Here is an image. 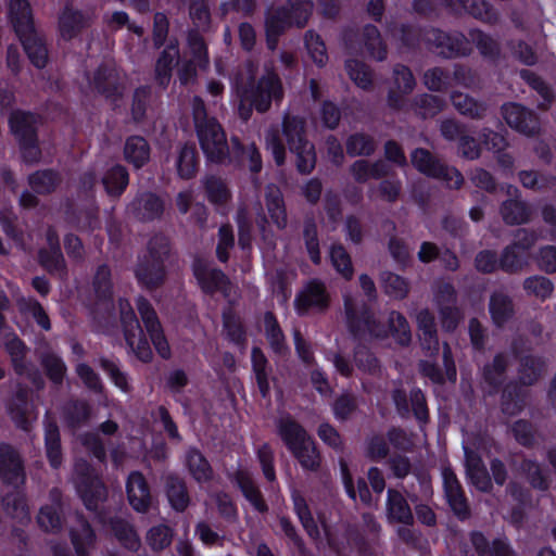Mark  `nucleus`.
<instances>
[{
    "label": "nucleus",
    "mask_w": 556,
    "mask_h": 556,
    "mask_svg": "<svg viewBox=\"0 0 556 556\" xmlns=\"http://www.w3.org/2000/svg\"><path fill=\"white\" fill-rule=\"evenodd\" d=\"M267 148L277 166H283L287 149L300 175H309L316 167L315 144L308 139L306 121L296 115L286 114L281 123V136L277 130L266 136Z\"/></svg>",
    "instance_id": "f257e3e1"
},
{
    "label": "nucleus",
    "mask_w": 556,
    "mask_h": 556,
    "mask_svg": "<svg viewBox=\"0 0 556 556\" xmlns=\"http://www.w3.org/2000/svg\"><path fill=\"white\" fill-rule=\"evenodd\" d=\"M315 4L312 0H286L265 13L266 46L274 51L279 38L290 28L303 29L313 16Z\"/></svg>",
    "instance_id": "f03ea898"
},
{
    "label": "nucleus",
    "mask_w": 556,
    "mask_h": 556,
    "mask_svg": "<svg viewBox=\"0 0 556 556\" xmlns=\"http://www.w3.org/2000/svg\"><path fill=\"white\" fill-rule=\"evenodd\" d=\"M172 253L170 239L155 233L147 242L146 252L138 256L134 274L138 283L148 291L162 288L167 280L166 261Z\"/></svg>",
    "instance_id": "7ed1b4c3"
},
{
    "label": "nucleus",
    "mask_w": 556,
    "mask_h": 556,
    "mask_svg": "<svg viewBox=\"0 0 556 556\" xmlns=\"http://www.w3.org/2000/svg\"><path fill=\"white\" fill-rule=\"evenodd\" d=\"M39 123L40 116L28 111L15 110L9 117L11 132L26 164H37L42 157L38 138Z\"/></svg>",
    "instance_id": "20e7f679"
},
{
    "label": "nucleus",
    "mask_w": 556,
    "mask_h": 556,
    "mask_svg": "<svg viewBox=\"0 0 556 556\" xmlns=\"http://www.w3.org/2000/svg\"><path fill=\"white\" fill-rule=\"evenodd\" d=\"M344 314L349 331L355 338L365 329L377 339L389 337L388 318L377 319L365 302H358L350 294L344 295Z\"/></svg>",
    "instance_id": "39448f33"
},
{
    "label": "nucleus",
    "mask_w": 556,
    "mask_h": 556,
    "mask_svg": "<svg viewBox=\"0 0 556 556\" xmlns=\"http://www.w3.org/2000/svg\"><path fill=\"white\" fill-rule=\"evenodd\" d=\"M513 356L518 363L517 380L526 387L536 384L547 371V363L543 356L531 354V346L522 336L516 337L510 344Z\"/></svg>",
    "instance_id": "423d86ee"
},
{
    "label": "nucleus",
    "mask_w": 556,
    "mask_h": 556,
    "mask_svg": "<svg viewBox=\"0 0 556 556\" xmlns=\"http://www.w3.org/2000/svg\"><path fill=\"white\" fill-rule=\"evenodd\" d=\"M425 46L428 51L445 59L468 56L472 49L463 33H446L437 27H425Z\"/></svg>",
    "instance_id": "0eeeda50"
},
{
    "label": "nucleus",
    "mask_w": 556,
    "mask_h": 556,
    "mask_svg": "<svg viewBox=\"0 0 556 556\" xmlns=\"http://www.w3.org/2000/svg\"><path fill=\"white\" fill-rule=\"evenodd\" d=\"M242 98L258 113H265L270 109L271 101L280 102L283 98V88L281 80L273 71H267L256 84L252 83L244 88Z\"/></svg>",
    "instance_id": "6e6552de"
},
{
    "label": "nucleus",
    "mask_w": 556,
    "mask_h": 556,
    "mask_svg": "<svg viewBox=\"0 0 556 556\" xmlns=\"http://www.w3.org/2000/svg\"><path fill=\"white\" fill-rule=\"evenodd\" d=\"M501 115L511 129L521 135L534 137L540 134L541 124L538 114L520 103H504L501 106Z\"/></svg>",
    "instance_id": "1a4fd4ad"
},
{
    "label": "nucleus",
    "mask_w": 556,
    "mask_h": 556,
    "mask_svg": "<svg viewBox=\"0 0 556 556\" xmlns=\"http://www.w3.org/2000/svg\"><path fill=\"white\" fill-rule=\"evenodd\" d=\"M391 396L396 412L402 418H408L413 414L419 424H428L429 409L427 400L419 388H413L409 394L404 389L396 388L392 391Z\"/></svg>",
    "instance_id": "9d476101"
},
{
    "label": "nucleus",
    "mask_w": 556,
    "mask_h": 556,
    "mask_svg": "<svg viewBox=\"0 0 556 556\" xmlns=\"http://www.w3.org/2000/svg\"><path fill=\"white\" fill-rule=\"evenodd\" d=\"M442 478L444 496L453 515L459 521L469 520L472 516L471 506L456 473L451 467H444Z\"/></svg>",
    "instance_id": "9b49d317"
},
{
    "label": "nucleus",
    "mask_w": 556,
    "mask_h": 556,
    "mask_svg": "<svg viewBox=\"0 0 556 556\" xmlns=\"http://www.w3.org/2000/svg\"><path fill=\"white\" fill-rule=\"evenodd\" d=\"M0 479L14 490L22 488L26 481L21 453L13 445L4 442L0 443Z\"/></svg>",
    "instance_id": "f8f14e48"
},
{
    "label": "nucleus",
    "mask_w": 556,
    "mask_h": 556,
    "mask_svg": "<svg viewBox=\"0 0 556 556\" xmlns=\"http://www.w3.org/2000/svg\"><path fill=\"white\" fill-rule=\"evenodd\" d=\"M90 86L114 106L123 98L125 85L117 70L109 64H101L93 73Z\"/></svg>",
    "instance_id": "ddd939ff"
},
{
    "label": "nucleus",
    "mask_w": 556,
    "mask_h": 556,
    "mask_svg": "<svg viewBox=\"0 0 556 556\" xmlns=\"http://www.w3.org/2000/svg\"><path fill=\"white\" fill-rule=\"evenodd\" d=\"M295 308L300 315L309 311L324 314L330 306V294L324 282L311 280L295 298Z\"/></svg>",
    "instance_id": "4468645a"
},
{
    "label": "nucleus",
    "mask_w": 556,
    "mask_h": 556,
    "mask_svg": "<svg viewBox=\"0 0 556 556\" xmlns=\"http://www.w3.org/2000/svg\"><path fill=\"white\" fill-rule=\"evenodd\" d=\"M222 165L248 167L252 174H258L262 170V156L254 143L244 146L239 137L232 136L229 152Z\"/></svg>",
    "instance_id": "2eb2a0df"
},
{
    "label": "nucleus",
    "mask_w": 556,
    "mask_h": 556,
    "mask_svg": "<svg viewBox=\"0 0 556 556\" xmlns=\"http://www.w3.org/2000/svg\"><path fill=\"white\" fill-rule=\"evenodd\" d=\"M137 309L155 350L161 357L168 358L170 356L169 345L152 304L146 298L140 296L137 301Z\"/></svg>",
    "instance_id": "dca6fc26"
},
{
    "label": "nucleus",
    "mask_w": 556,
    "mask_h": 556,
    "mask_svg": "<svg viewBox=\"0 0 556 556\" xmlns=\"http://www.w3.org/2000/svg\"><path fill=\"white\" fill-rule=\"evenodd\" d=\"M165 210L164 200L151 191L137 193L127 205V214L137 222L150 223L161 219Z\"/></svg>",
    "instance_id": "f3484780"
},
{
    "label": "nucleus",
    "mask_w": 556,
    "mask_h": 556,
    "mask_svg": "<svg viewBox=\"0 0 556 556\" xmlns=\"http://www.w3.org/2000/svg\"><path fill=\"white\" fill-rule=\"evenodd\" d=\"M192 118L200 146L226 135L218 121L208 116L205 103L199 96L192 99Z\"/></svg>",
    "instance_id": "a211bd4d"
},
{
    "label": "nucleus",
    "mask_w": 556,
    "mask_h": 556,
    "mask_svg": "<svg viewBox=\"0 0 556 556\" xmlns=\"http://www.w3.org/2000/svg\"><path fill=\"white\" fill-rule=\"evenodd\" d=\"M193 274L206 294L222 292L225 296L230 294L229 278L217 268L208 267L203 261L195 260L193 263Z\"/></svg>",
    "instance_id": "6ab92c4d"
},
{
    "label": "nucleus",
    "mask_w": 556,
    "mask_h": 556,
    "mask_svg": "<svg viewBox=\"0 0 556 556\" xmlns=\"http://www.w3.org/2000/svg\"><path fill=\"white\" fill-rule=\"evenodd\" d=\"M39 527L46 532H58L64 523V503L62 492L53 488L49 492V503L43 505L37 516Z\"/></svg>",
    "instance_id": "aec40b11"
},
{
    "label": "nucleus",
    "mask_w": 556,
    "mask_h": 556,
    "mask_svg": "<svg viewBox=\"0 0 556 556\" xmlns=\"http://www.w3.org/2000/svg\"><path fill=\"white\" fill-rule=\"evenodd\" d=\"M93 14L91 11H81L76 9L72 2H66L59 16V28L63 39L71 40L83 29L89 27L92 23Z\"/></svg>",
    "instance_id": "412c9836"
},
{
    "label": "nucleus",
    "mask_w": 556,
    "mask_h": 556,
    "mask_svg": "<svg viewBox=\"0 0 556 556\" xmlns=\"http://www.w3.org/2000/svg\"><path fill=\"white\" fill-rule=\"evenodd\" d=\"M529 399L528 387L516 380H510L503 386L501 391V412L508 417L517 416L527 407Z\"/></svg>",
    "instance_id": "4be33fe9"
},
{
    "label": "nucleus",
    "mask_w": 556,
    "mask_h": 556,
    "mask_svg": "<svg viewBox=\"0 0 556 556\" xmlns=\"http://www.w3.org/2000/svg\"><path fill=\"white\" fill-rule=\"evenodd\" d=\"M466 477L470 483L482 493H491L493 490L492 478L479 453L468 446H464Z\"/></svg>",
    "instance_id": "5701e85b"
},
{
    "label": "nucleus",
    "mask_w": 556,
    "mask_h": 556,
    "mask_svg": "<svg viewBox=\"0 0 556 556\" xmlns=\"http://www.w3.org/2000/svg\"><path fill=\"white\" fill-rule=\"evenodd\" d=\"M7 14L17 37H23L36 29L28 0H9Z\"/></svg>",
    "instance_id": "b1692460"
},
{
    "label": "nucleus",
    "mask_w": 556,
    "mask_h": 556,
    "mask_svg": "<svg viewBox=\"0 0 556 556\" xmlns=\"http://www.w3.org/2000/svg\"><path fill=\"white\" fill-rule=\"evenodd\" d=\"M127 496L131 507L139 513H147L152 504V496L144 476L132 471L127 480Z\"/></svg>",
    "instance_id": "393cba45"
},
{
    "label": "nucleus",
    "mask_w": 556,
    "mask_h": 556,
    "mask_svg": "<svg viewBox=\"0 0 556 556\" xmlns=\"http://www.w3.org/2000/svg\"><path fill=\"white\" fill-rule=\"evenodd\" d=\"M85 507L94 513L101 523H105L106 515L101 505L108 500V489L102 480L76 489Z\"/></svg>",
    "instance_id": "a878e982"
},
{
    "label": "nucleus",
    "mask_w": 556,
    "mask_h": 556,
    "mask_svg": "<svg viewBox=\"0 0 556 556\" xmlns=\"http://www.w3.org/2000/svg\"><path fill=\"white\" fill-rule=\"evenodd\" d=\"M71 539L77 556H88L96 543V533L83 513H75V523L71 529Z\"/></svg>",
    "instance_id": "bb28decb"
},
{
    "label": "nucleus",
    "mask_w": 556,
    "mask_h": 556,
    "mask_svg": "<svg viewBox=\"0 0 556 556\" xmlns=\"http://www.w3.org/2000/svg\"><path fill=\"white\" fill-rule=\"evenodd\" d=\"M62 182L63 176L61 172L54 168L37 169L27 177L29 188L36 194L43 197L54 193Z\"/></svg>",
    "instance_id": "cd10ccee"
},
{
    "label": "nucleus",
    "mask_w": 556,
    "mask_h": 556,
    "mask_svg": "<svg viewBox=\"0 0 556 556\" xmlns=\"http://www.w3.org/2000/svg\"><path fill=\"white\" fill-rule=\"evenodd\" d=\"M508 365L509 363L507 356L503 353H497L491 363H488L483 366L482 378L489 387V395L497 393L503 386Z\"/></svg>",
    "instance_id": "c85d7f7f"
},
{
    "label": "nucleus",
    "mask_w": 556,
    "mask_h": 556,
    "mask_svg": "<svg viewBox=\"0 0 556 556\" xmlns=\"http://www.w3.org/2000/svg\"><path fill=\"white\" fill-rule=\"evenodd\" d=\"M30 412L31 403L29 402V391L20 388L9 404V413L16 427L24 431H30Z\"/></svg>",
    "instance_id": "c756f323"
},
{
    "label": "nucleus",
    "mask_w": 556,
    "mask_h": 556,
    "mask_svg": "<svg viewBox=\"0 0 556 556\" xmlns=\"http://www.w3.org/2000/svg\"><path fill=\"white\" fill-rule=\"evenodd\" d=\"M387 516L390 522L414 525V515L407 500L395 489L388 490Z\"/></svg>",
    "instance_id": "7c9ffc66"
},
{
    "label": "nucleus",
    "mask_w": 556,
    "mask_h": 556,
    "mask_svg": "<svg viewBox=\"0 0 556 556\" xmlns=\"http://www.w3.org/2000/svg\"><path fill=\"white\" fill-rule=\"evenodd\" d=\"M489 311L494 325L502 328L514 317L515 304L506 292L494 291L490 295Z\"/></svg>",
    "instance_id": "2f4dec72"
},
{
    "label": "nucleus",
    "mask_w": 556,
    "mask_h": 556,
    "mask_svg": "<svg viewBox=\"0 0 556 556\" xmlns=\"http://www.w3.org/2000/svg\"><path fill=\"white\" fill-rule=\"evenodd\" d=\"M469 536L478 556H515L509 544L502 539L490 542L480 531H472Z\"/></svg>",
    "instance_id": "473e14b6"
},
{
    "label": "nucleus",
    "mask_w": 556,
    "mask_h": 556,
    "mask_svg": "<svg viewBox=\"0 0 556 556\" xmlns=\"http://www.w3.org/2000/svg\"><path fill=\"white\" fill-rule=\"evenodd\" d=\"M92 408L85 400H70L63 407V419L68 429L76 431L86 426L91 417Z\"/></svg>",
    "instance_id": "72a5a7b5"
},
{
    "label": "nucleus",
    "mask_w": 556,
    "mask_h": 556,
    "mask_svg": "<svg viewBox=\"0 0 556 556\" xmlns=\"http://www.w3.org/2000/svg\"><path fill=\"white\" fill-rule=\"evenodd\" d=\"M178 58V41L170 40L155 63V79L160 86L165 88L168 85L174 64L177 63Z\"/></svg>",
    "instance_id": "f704fd0d"
},
{
    "label": "nucleus",
    "mask_w": 556,
    "mask_h": 556,
    "mask_svg": "<svg viewBox=\"0 0 556 556\" xmlns=\"http://www.w3.org/2000/svg\"><path fill=\"white\" fill-rule=\"evenodd\" d=\"M65 220L78 230H93L99 226L98 210L92 206L79 208L73 203H68L65 210Z\"/></svg>",
    "instance_id": "c9c22d12"
},
{
    "label": "nucleus",
    "mask_w": 556,
    "mask_h": 556,
    "mask_svg": "<svg viewBox=\"0 0 556 556\" xmlns=\"http://www.w3.org/2000/svg\"><path fill=\"white\" fill-rule=\"evenodd\" d=\"M25 53L30 62L38 68H43L48 62V49L43 37L34 29L31 33L18 37Z\"/></svg>",
    "instance_id": "e433bc0d"
},
{
    "label": "nucleus",
    "mask_w": 556,
    "mask_h": 556,
    "mask_svg": "<svg viewBox=\"0 0 556 556\" xmlns=\"http://www.w3.org/2000/svg\"><path fill=\"white\" fill-rule=\"evenodd\" d=\"M165 491L168 502L176 511H185L190 503V497L185 480L174 473L165 477Z\"/></svg>",
    "instance_id": "4c0bfd02"
},
{
    "label": "nucleus",
    "mask_w": 556,
    "mask_h": 556,
    "mask_svg": "<svg viewBox=\"0 0 556 556\" xmlns=\"http://www.w3.org/2000/svg\"><path fill=\"white\" fill-rule=\"evenodd\" d=\"M265 204L273 223L278 229L282 230L287 227L288 217L283 197L278 187L269 185L266 188Z\"/></svg>",
    "instance_id": "58836bf2"
},
{
    "label": "nucleus",
    "mask_w": 556,
    "mask_h": 556,
    "mask_svg": "<svg viewBox=\"0 0 556 556\" xmlns=\"http://www.w3.org/2000/svg\"><path fill=\"white\" fill-rule=\"evenodd\" d=\"M277 427L278 433L289 451L295 450L311 439L306 430L290 417L280 418Z\"/></svg>",
    "instance_id": "ea45409f"
},
{
    "label": "nucleus",
    "mask_w": 556,
    "mask_h": 556,
    "mask_svg": "<svg viewBox=\"0 0 556 556\" xmlns=\"http://www.w3.org/2000/svg\"><path fill=\"white\" fill-rule=\"evenodd\" d=\"M469 42L472 41L479 53L489 62L497 64L501 60L502 50L500 42L484 31L475 28L469 30Z\"/></svg>",
    "instance_id": "a19ab883"
},
{
    "label": "nucleus",
    "mask_w": 556,
    "mask_h": 556,
    "mask_svg": "<svg viewBox=\"0 0 556 556\" xmlns=\"http://www.w3.org/2000/svg\"><path fill=\"white\" fill-rule=\"evenodd\" d=\"M185 459L189 473L197 482L204 483L213 479V468L198 448H189L186 453Z\"/></svg>",
    "instance_id": "79ce46f5"
},
{
    "label": "nucleus",
    "mask_w": 556,
    "mask_h": 556,
    "mask_svg": "<svg viewBox=\"0 0 556 556\" xmlns=\"http://www.w3.org/2000/svg\"><path fill=\"white\" fill-rule=\"evenodd\" d=\"M150 144L142 136H130L124 146L125 160L137 169L143 167L150 160Z\"/></svg>",
    "instance_id": "37998d69"
},
{
    "label": "nucleus",
    "mask_w": 556,
    "mask_h": 556,
    "mask_svg": "<svg viewBox=\"0 0 556 556\" xmlns=\"http://www.w3.org/2000/svg\"><path fill=\"white\" fill-rule=\"evenodd\" d=\"M45 445L50 465L58 468L62 463L61 435L56 421L48 416L45 422Z\"/></svg>",
    "instance_id": "c03bdc74"
},
{
    "label": "nucleus",
    "mask_w": 556,
    "mask_h": 556,
    "mask_svg": "<svg viewBox=\"0 0 556 556\" xmlns=\"http://www.w3.org/2000/svg\"><path fill=\"white\" fill-rule=\"evenodd\" d=\"M412 165L421 174L435 178L442 173L443 162L424 148L415 149L410 154Z\"/></svg>",
    "instance_id": "a18cd8bd"
},
{
    "label": "nucleus",
    "mask_w": 556,
    "mask_h": 556,
    "mask_svg": "<svg viewBox=\"0 0 556 556\" xmlns=\"http://www.w3.org/2000/svg\"><path fill=\"white\" fill-rule=\"evenodd\" d=\"M101 181L110 197L119 198L129 184V174L125 166L115 164L106 169Z\"/></svg>",
    "instance_id": "49530a36"
},
{
    "label": "nucleus",
    "mask_w": 556,
    "mask_h": 556,
    "mask_svg": "<svg viewBox=\"0 0 556 556\" xmlns=\"http://www.w3.org/2000/svg\"><path fill=\"white\" fill-rule=\"evenodd\" d=\"M362 41L369 58L379 62L387 59L388 47L375 25L367 24L363 27Z\"/></svg>",
    "instance_id": "de8ad7c7"
},
{
    "label": "nucleus",
    "mask_w": 556,
    "mask_h": 556,
    "mask_svg": "<svg viewBox=\"0 0 556 556\" xmlns=\"http://www.w3.org/2000/svg\"><path fill=\"white\" fill-rule=\"evenodd\" d=\"M500 214L507 225H520L530 219L531 208L521 199H507L501 204Z\"/></svg>",
    "instance_id": "09e8293b"
},
{
    "label": "nucleus",
    "mask_w": 556,
    "mask_h": 556,
    "mask_svg": "<svg viewBox=\"0 0 556 556\" xmlns=\"http://www.w3.org/2000/svg\"><path fill=\"white\" fill-rule=\"evenodd\" d=\"M199 153L193 142L182 144L177 156V173L182 179H191L198 173Z\"/></svg>",
    "instance_id": "8fccbe9b"
},
{
    "label": "nucleus",
    "mask_w": 556,
    "mask_h": 556,
    "mask_svg": "<svg viewBox=\"0 0 556 556\" xmlns=\"http://www.w3.org/2000/svg\"><path fill=\"white\" fill-rule=\"evenodd\" d=\"M414 113L422 119L432 118L446 108V101L435 94L422 93L413 99Z\"/></svg>",
    "instance_id": "3c124183"
},
{
    "label": "nucleus",
    "mask_w": 556,
    "mask_h": 556,
    "mask_svg": "<svg viewBox=\"0 0 556 556\" xmlns=\"http://www.w3.org/2000/svg\"><path fill=\"white\" fill-rule=\"evenodd\" d=\"M451 100L453 106L464 116L472 119H482L486 115L488 105L468 94L455 91L451 94Z\"/></svg>",
    "instance_id": "603ef678"
},
{
    "label": "nucleus",
    "mask_w": 556,
    "mask_h": 556,
    "mask_svg": "<svg viewBox=\"0 0 556 556\" xmlns=\"http://www.w3.org/2000/svg\"><path fill=\"white\" fill-rule=\"evenodd\" d=\"M235 478L244 497L254 506V508L260 513H266L268 510V506L252 477L247 471L239 470L236 472Z\"/></svg>",
    "instance_id": "864d4df0"
},
{
    "label": "nucleus",
    "mask_w": 556,
    "mask_h": 556,
    "mask_svg": "<svg viewBox=\"0 0 556 556\" xmlns=\"http://www.w3.org/2000/svg\"><path fill=\"white\" fill-rule=\"evenodd\" d=\"M529 266L528 255L510 244L500 255V269L509 275L523 271Z\"/></svg>",
    "instance_id": "5fc2aeb1"
},
{
    "label": "nucleus",
    "mask_w": 556,
    "mask_h": 556,
    "mask_svg": "<svg viewBox=\"0 0 556 556\" xmlns=\"http://www.w3.org/2000/svg\"><path fill=\"white\" fill-rule=\"evenodd\" d=\"M446 295L448 304L440 306V317L442 328L446 331H454L460 319V312L453 304L455 302V292L451 285H445L441 290V296Z\"/></svg>",
    "instance_id": "6e6d98bb"
},
{
    "label": "nucleus",
    "mask_w": 556,
    "mask_h": 556,
    "mask_svg": "<svg viewBox=\"0 0 556 556\" xmlns=\"http://www.w3.org/2000/svg\"><path fill=\"white\" fill-rule=\"evenodd\" d=\"M346 153L350 156H371L377 150V141L366 132H355L345 141Z\"/></svg>",
    "instance_id": "4d7b16f0"
},
{
    "label": "nucleus",
    "mask_w": 556,
    "mask_h": 556,
    "mask_svg": "<svg viewBox=\"0 0 556 556\" xmlns=\"http://www.w3.org/2000/svg\"><path fill=\"white\" fill-rule=\"evenodd\" d=\"M110 529L118 542L125 547L136 551L140 546L139 536L127 520L115 517L110 520Z\"/></svg>",
    "instance_id": "13d9d810"
},
{
    "label": "nucleus",
    "mask_w": 556,
    "mask_h": 556,
    "mask_svg": "<svg viewBox=\"0 0 556 556\" xmlns=\"http://www.w3.org/2000/svg\"><path fill=\"white\" fill-rule=\"evenodd\" d=\"M39 363L47 377L56 386L63 383L66 366L62 358L51 351H42L39 354Z\"/></svg>",
    "instance_id": "bf43d9fd"
},
{
    "label": "nucleus",
    "mask_w": 556,
    "mask_h": 556,
    "mask_svg": "<svg viewBox=\"0 0 556 556\" xmlns=\"http://www.w3.org/2000/svg\"><path fill=\"white\" fill-rule=\"evenodd\" d=\"M425 87L432 92H446L452 88V76L447 68L434 66L422 75Z\"/></svg>",
    "instance_id": "052dcab7"
},
{
    "label": "nucleus",
    "mask_w": 556,
    "mask_h": 556,
    "mask_svg": "<svg viewBox=\"0 0 556 556\" xmlns=\"http://www.w3.org/2000/svg\"><path fill=\"white\" fill-rule=\"evenodd\" d=\"M389 336H392L396 343L407 346L412 342V332L406 317L400 312L392 311L388 315Z\"/></svg>",
    "instance_id": "680f3d73"
},
{
    "label": "nucleus",
    "mask_w": 556,
    "mask_h": 556,
    "mask_svg": "<svg viewBox=\"0 0 556 556\" xmlns=\"http://www.w3.org/2000/svg\"><path fill=\"white\" fill-rule=\"evenodd\" d=\"M380 281L383 291L395 300H404L409 293V282L392 271H382L380 274Z\"/></svg>",
    "instance_id": "e2e57ef3"
},
{
    "label": "nucleus",
    "mask_w": 556,
    "mask_h": 556,
    "mask_svg": "<svg viewBox=\"0 0 556 556\" xmlns=\"http://www.w3.org/2000/svg\"><path fill=\"white\" fill-rule=\"evenodd\" d=\"M463 9L475 18L491 25L500 20L498 12L485 0H463Z\"/></svg>",
    "instance_id": "0e129e2a"
},
{
    "label": "nucleus",
    "mask_w": 556,
    "mask_h": 556,
    "mask_svg": "<svg viewBox=\"0 0 556 556\" xmlns=\"http://www.w3.org/2000/svg\"><path fill=\"white\" fill-rule=\"evenodd\" d=\"M290 452L304 469L311 471H317L319 469L321 458L312 438L306 440L305 444Z\"/></svg>",
    "instance_id": "69168bd1"
},
{
    "label": "nucleus",
    "mask_w": 556,
    "mask_h": 556,
    "mask_svg": "<svg viewBox=\"0 0 556 556\" xmlns=\"http://www.w3.org/2000/svg\"><path fill=\"white\" fill-rule=\"evenodd\" d=\"M392 35L403 47L409 50H416L420 43H425V28H420L409 24H401L395 26Z\"/></svg>",
    "instance_id": "338daca9"
},
{
    "label": "nucleus",
    "mask_w": 556,
    "mask_h": 556,
    "mask_svg": "<svg viewBox=\"0 0 556 556\" xmlns=\"http://www.w3.org/2000/svg\"><path fill=\"white\" fill-rule=\"evenodd\" d=\"M510 432L514 439L523 447L532 448L538 444V429L527 419L516 420L510 427Z\"/></svg>",
    "instance_id": "774afa93"
}]
</instances>
